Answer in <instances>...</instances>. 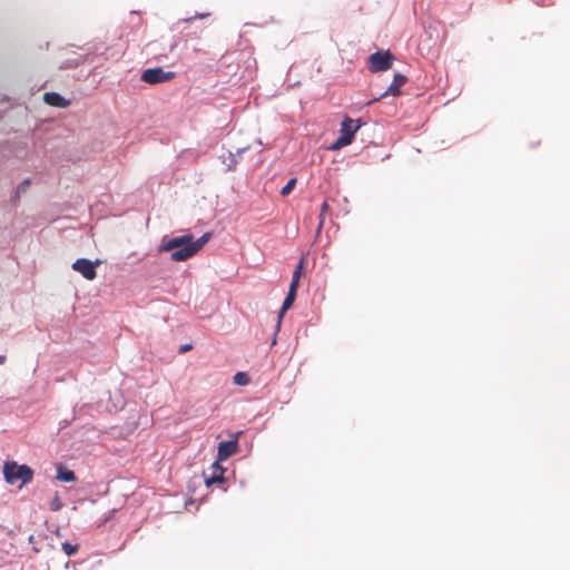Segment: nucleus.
Instances as JSON below:
<instances>
[{
    "mask_svg": "<svg viewBox=\"0 0 570 570\" xmlns=\"http://www.w3.org/2000/svg\"><path fill=\"white\" fill-rule=\"evenodd\" d=\"M330 206L327 204V202H324L322 204V207H321V215H320V228L323 226V216L326 214V212L328 210Z\"/></svg>",
    "mask_w": 570,
    "mask_h": 570,
    "instance_id": "19",
    "label": "nucleus"
},
{
    "mask_svg": "<svg viewBox=\"0 0 570 570\" xmlns=\"http://www.w3.org/2000/svg\"><path fill=\"white\" fill-rule=\"evenodd\" d=\"M295 297H296V294H293L289 292L287 293V295L283 302V305L281 307V311L278 313V316H277V328H279L283 315L288 308H291V306L293 305V303L295 301Z\"/></svg>",
    "mask_w": 570,
    "mask_h": 570,
    "instance_id": "11",
    "label": "nucleus"
},
{
    "mask_svg": "<svg viewBox=\"0 0 570 570\" xmlns=\"http://www.w3.org/2000/svg\"><path fill=\"white\" fill-rule=\"evenodd\" d=\"M212 473L209 476H206L205 482L209 487L213 483L223 482L224 480V469L219 464V461H216L210 466Z\"/></svg>",
    "mask_w": 570,
    "mask_h": 570,
    "instance_id": "10",
    "label": "nucleus"
},
{
    "mask_svg": "<svg viewBox=\"0 0 570 570\" xmlns=\"http://www.w3.org/2000/svg\"><path fill=\"white\" fill-rule=\"evenodd\" d=\"M395 57L391 53L390 50L385 51H376L370 55L367 59L368 70L372 73L386 71L392 68Z\"/></svg>",
    "mask_w": 570,
    "mask_h": 570,
    "instance_id": "4",
    "label": "nucleus"
},
{
    "mask_svg": "<svg viewBox=\"0 0 570 570\" xmlns=\"http://www.w3.org/2000/svg\"><path fill=\"white\" fill-rule=\"evenodd\" d=\"M62 550L63 552L68 556V557H71L73 554L77 553L78 551V546L77 544H71L69 542H63L62 543Z\"/></svg>",
    "mask_w": 570,
    "mask_h": 570,
    "instance_id": "16",
    "label": "nucleus"
},
{
    "mask_svg": "<svg viewBox=\"0 0 570 570\" xmlns=\"http://www.w3.org/2000/svg\"><path fill=\"white\" fill-rule=\"evenodd\" d=\"M29 541L32 542L33 541V535H30L29 537Z\"/></svg>",
    "mask_w": 570,
    "mask_h": 570,
    "instance_id": "25",
    "label": "nucleus"
},
{
    "mask_svg": "<svg viewBox=\"0 0 570 570\" xmlns=\"http://www.w3.org/2000/svg\"><path fill=\"white\" fill-rule=\"evenodd\" d=\"M297 180L296 178H292L287 181V184L282 188L281 190V195L282 196H287L292 193V190L294 189L295 185H296Z\"/></svg>",
    "mask_w": 570,
    "mask_h": 570,
    "instance_id": "15",
    "label": "nucleus"
},
{
    "mask_svg": "<svg viewBox=\"0 0 570 570\" xmlns=\"http://www.w3.org/2000/svg\"><path fill=\"white\" fill-rule=\"evenodd\" d=\"M234 383L240 386L247 385L249 383V377L244 372H238L234 375Z\"/></svg>",
    "mask_w": 570,
    "mask_h": 570,
    "instance_id": "14",
    "label": "nucleus"
},
{
    "mask_svg": "<svg viewBox=\"0 0 570 570\" xmlns=\"http://www.w3.org/2000/svg\"><path fill=\"white\" fill-rule=\"evenodd\" d=\"M56 478L62 482H75L77 479L73 471L68 470L62 465H58Z\"/></svg>",
    "mask_w": 570,
    "mask_h": 570,
    "instance_id": "12",
    "label": "nucleus"
},
{
    "mask_svg": "<svg viewBox=\"0 0 570 570\" xmlns=\"http://www.w3.org/2000/svg\"><path fill=\"white\" fill-rule=\"evenodd\" d=\"M360 119L354 120L350 117H346L340 128L338 138L331 145V150H338L353 141L355 132L361 128Z\"/></svg>",
    "mask_w": 570,
    "mask_h": 570,
    "instance_id": "3",
    "label": "nucleus"
},
{
    "mask_svg": "<svg viewBox=\"0 0 570 570\" xmlns=\"http://www.w3.org/2000/svg\"><path fill=\"white\" fill-rule=\"evenodd\" d=\"M209 16H210V13H209V12H205V13H197V14H195L194 17H189V18L184 19V21H185V22H190V21H191L193 19H195V18L205 19V18H207V17H209Z\"/></svg>",
    "mask_w": 570,
    "mask_h": 570,
    "instance_id": "21",
    "label": "nucleus"
},
{
    "mask_svg": "<svg viewBox=\"0 0 570 570\" xmlns=\"http://www.w3.org/2000/svg\"><path fill=\"white\" fill-rule=\"evenodd\" d=\"M190 348H191V345H190V344H185V345H181V346L179 347V352H180V353H185V352L189 351Z\"/></svg>",
    "mask_w": 570,
    "mask_h": 570,
    "instance_id": "22",
    "label": "nucleus"
},
{
    "mask_svg": "<svg viewBox=\"0 0 570 570\" xmlns=\"http://www.w3.org/2000/svg\"><path fill=\"white\" fill-rule=\"evenodd\" d=\"M100 264L99 261L92 263L87 258H78L72 264V269L80 273L86 279L92 281L97 276L96 267Z\"/></svg>",
    "mask_w": 570,
    "mask_h": 570,
    "instance_id": "6",
    "label": "nucleus"
},
{
    "mask_svg": "<svg viewBox=\"0 0 570 570\" xmlns=\"http://www.w3.org/2000/svg\"><path fill=\"white\" fill-rule=\"evenodd\" d=\"M30 184H31V179H30V178H26V179H23V180L18 185V187H17V189H16V196H14V198H16V199H19V198H20V196L27 191V189L29 188Z\"/></svg>",
    "mask_w": 570,
    "mask_h": 570,
    "instance_id": "13",
    "label": "nucleus"
},
{
    "mask_svg": "<svg viewBox=\"0 0 570 570\" xmlns=\"http://www.w3.org/2000/svg\"><path fill=\"white\" fill-rule=\"evenodd\" d=\"M62 508V502L58 494H56L50 501V509L52 511H59Z\"/></svg>",
    "mask_w": 570,
    "mask_h": 570,
    "instance_id": "18",
    "label": "nucleus"
},
{
    "mask_svg": "<svg viewBox=\"0 0 570 570\" xmlns=\"http://www.w3.org/2000/svg\"><path fill=\"white\" fill-rule=\"evenodd\" d=\"M7 357L6 355H0V364H3L6 362Z\"/></svg>",
    "mask_w": 570,
    "mask_h": 570,
    "instance_id": "23",
    "label": "nucleus"
},
{
    "mask_svg": "<svg viewBox=\"0 0 570 570\" xmlns=\"http://www.w3.org/2000/svg\"><path fill=\"white\" fill-rule=\"evenodd\" d=\"M43 101L49 106L58 108H67L70 105V101L58 92H46L43 95Z\"/></svg>",
    "mask_w": 570,
    "mask_h": 570,
    "instance_id": "9",
    "label": "nucleus"
},
{
    "mask_svg": "<svg viewBox=\"0 0 570 570\" xmlns=\"http://www.w3.org/2000/svg\"><path fill=\"white\" fill-rule=\"evenodd\" d=\"M305 259L301 258L299 263L297 264L296 268L294 269L293 277L295 279H301L302 273L304 269Z\"/></svg>",
    "mask_w": 570,
    "mask_h": 570,
    "instance_id": "17",
    "label": "nucleus"
},
{
    "mask_svg": "<svg viewBox=\"0 0 570 570\" xmlns=\"http://www.w3.org/2000/svg\"><path fill=\"white\" fill-rule=\"evenodd\" d=\"M240 432L233 435L232 440L223 441L218 444L217 461H225L238 451V436Z\"/></svg>",
    "mask_w": 570,
    "mask_h": 570,
    "instance_id": "7",
    "label": "nucleus"
},
{
    "mask_svg": "<svg viewBox=\"0 0 570 570\" xmlns=\"http://www.w3.org/2000/svg\"><path fill=\"white\" fill-rule=\"evenodd\" d=\"M210 238L212 233L209 232L196 240L194 235L188 233L165 242L160 247V252H170V258L174 262H184L196 255Z\"/></svg>",
    "mask_w": 570,
    "mask_h": 570,
    "instance_id": "1",
    "label": "nucleus"
},
{
    "mask_svg": "<svg viewBox=\"0 0 570 570\" xmlns=\"http://www.w3.org/2000/svg\"><path fill=\"white\" fill-rule=\"evenodd\" d=\"M298 284H299V279L292 278L288 292L293 293V294H296Z\"/></svg>",
    "mask_w": 570,
    "mask_h": 570,
    "instance_id": "20",
    "label": "nucleus"
},
{
    "mask_svg": "<svg viewBox=\"0 0 570 570\" xmlns=\"http://www.w3.org/2000/svg\"><path fill=\"white\" fill-rule=\"evenodd\" d=\"M235 165H236V161L233 160V164L228 166L229 169H234L235 168Z\"/></svg>",
    "mask_w": 570,
    "mask_h": 570,
    "instance_id": "24",
    "label": "nucleus"
},
{
    "mask_svg": "<svg viewBox=\"0 0 570 570\" xmlns=\"http://www.w3.org/2000/svg\"><path fill=\"white\" fill-rule=\"evenodd\" d=\"M407 81V77L402 73H395L392 83L389 88L375 100H381L387 96H400L401 87Z\"/></svg>",
    "mask_w": 570,
    "mask_h": 570,
    "instance_id": "8",
    "label": "nucleus"
},
{
    "mask_svg": "<svg viewBox=\"0 0 570 570\" xmlns=\"http://www.w3.org/2000/svg\"><path fill=\"white\" fill-rule=\"evenodd\" d=\"M3 478L8 484H16L20 481V487H22L32 481L33 471L26 464L19 465L14 461H7L3 464Z\"/></svg>",
    "mask_w": 570,
    "mask_h": 570,
    "instance_id": "2",
    "label": "nucleus"
},
{
    "mask_svg": "<svg viewBox=\"0 0 570 570\" xmlns=\"http://www.w3.org/2000/svg\"><path fill=\"white\" fill-rule=\"evenodd\" d=\"M176 73L174 71H165L163 68H149L142 71L141 80L149 85L163 83L174 79Z\"/></svg>",
    "mask_w": 570,
    "mask_h": 570,
    "instance_id": "5",
    "label": "nucleus"
}]
</instances>
